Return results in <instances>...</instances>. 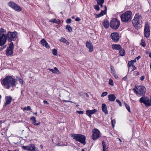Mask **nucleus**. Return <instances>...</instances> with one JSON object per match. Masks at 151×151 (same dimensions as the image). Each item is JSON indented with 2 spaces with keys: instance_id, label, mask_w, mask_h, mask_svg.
<instances>
[{
  "instance_id": "nucleus-1",
  "label": "nucleus",
  "mask_w": 151,
  "mask_h": 151,
  "mask_svg": "<svg viewBox=\"0 0 151 151\" xmlns=\"http://www.w3.org/2000/svg\"><path fill=\"white\" fill-rule=\"evenodd\" d=\"M1 82L4 88L7 89L11 86L14 87L16 85L15 79L10 76H7L4 79H1Z\"/></svg>"
},
{
  "instance_id": "nucleus-2",
  "label": "nucleus",
  "mask_w": 151,
  "mask_h": 151,
  "mask_svg": "<svg viewBox=\"0 0 151 151\" xmlns=\"http://www.w3.org/2000/svg\"><path fill=\"white\" fill-rule=\"evenodd\" d=\"M142 18L141 14H136L132 20V23L135 28L137 29H139L142 24Z\"/></svg>"
},
{
  "instance_id": "nucleus-3",
  "label": "nucleus",
  "mask_w": 151,
  "mask_h": 151,
  "mask_svg": "<svg viewBox=\"0 0 151 151\" xmlns=\"http://www.w3.org/2000/svg\"><path fill=\"white\" fill-rule=\"evenodd\" d=\"M8 39L6 31L3 28L0 29V46L4 45Z\"/></svg>"
},
{
  "instance_id": "nucleus-4",
  "label": "nucleus",
  "mask_w": 151,
  "mask_h": 151,
  "mask_svg": "<svg viewBox=\"0 0 151 151\" xmlns=\"http://www.w3.org/2000/svg\"><path fill=\"white\" fill-rule=\"evenodd\" d=\"M133 90L136 95L140 97L145 96L146 89L144 86H137L136 88H134Z\"/></svg>"
},
{
  "instance_id": "nucleus-5",
  "label": "nucleus",
  "mask_w": 151,
  "mask_h": 151,
  "mask_svg": "<svg viewBox=\"0 0 151 151\" xmlns=\"http://www.w3.org/2000/svg\"><path fill=\"white\" fill-rule=\"evenodd\" d=\"M71 137L75 139L84 145L86 143V137L83 135L81 134H73L71 135Z\"/></svg>"
},
{
  "instance_id": "nucleus-6",
  "label": "nucleus",
  "mask_w": 151,
  "mask_h": 151,
  "mask_svg": "<svg viewBox=\"0 0 151 151\" xmlns=\"http://www.w3.org/2000/svg\"><path fill=\"white\" fill-rule=\"evenodd\" d=\"M132 12L130 11H128L122 14L120 17L121 21L124 22H127L131 20Z\"/></svg>"
},
{
  "instance_id": "nucleus-7",
  "label": "nucleus",
  "mask_w": 151,
  "mask_h": 151,
  "mask_svg": "<svg viewBox=\"0 0 151 151\" xmlns=\"http://www.w3.org/2000/svg\"><path fill=\"white\" fill-rule=\"evenodd\" d=\"M120 24L119 20L116 18H113L110 22V25L112 29H116L119 27Z\"/></svg>"
},
{
  "instance_id": "nucleus-8",
  "label": "nucleus",
  "mask_w": 151,
  "mask_h": 151,
  "mask_svg": "<svg viewBox=\"0 0 151 151\" xmlns=\"http://www.w3.org/2000/svg\"><path fill=\"white\" fill-rule=\"evenodd\" d=\"M6 34L8 40L10 42L16 40L18 37V33L16 31L12 32L8 31L7 32Z\"/></svg>"
},
{
  "instance_id": "nucleus-9",
  "label": "nucleus",
  "mask_w": 151,
  "mask_h": 151,
  "mask_svg": "<svg viewBox=\"0 0 151 151\" xmlns=\"http://www.w3.org/2000/svg\"><path fill=\"white\" fill-rule=\"evenodd\" d=\"M141 103H143L146 106H151V96L150 99L145 96L141 97L139 100Z\"/></svg>"
},
{
  "instance_id": "nucleus-10",
  "label": "nucleus",
  "mask_w": 151,
  "mask_h": 151,
  "mask_svg": "<svg viewBox=\"0 0 151 151\" xmlns=\"http://www.w3.org/2000/svg\"><path fill=\"white\" fill-rule=\"evenodd\" d=\"M7 4L9 6L17 11L20 12L22 10V8L19 5L12 1H10Z\"/></svg>"
},
{
  "instance_id": "nucleus-11",
  "label": "nucleus",
  "mask_w": 151,
  "mask_h": 151,
  "mask_svg": "<svg viewBox=\"0 0 151 151\" xmlns=\"http://www.w3.org/2000/svg\"><path fill=\"white\" fill-rule=\"evenodd\" d=\"M14 45L13 42H11L6 50V55L7 56L12 55L13 53Z\"/></svg>"
},
{
  "instance_id": "nucleus-12",
  "label": "nucleus",
  "mask_w": 151,
  "mask_h": 151,
  "mask_svg": "<svg viewBox=\"0 0 151 151\" xmlns=\"http://www.w3.org/2000/svg\"><path fill=\"white\" fill-rule=\"evenodd\" d=\"M92 138L93 140L97 139L101 137L100 132L97 129H93L92 131Z\"/></svg>"
},
{
  "instance_id": "nucleus-13",
  "label": "nucleus",
  "mask_w": 151,
  "mask_h": 151,
  "mask_svg": "<svg viewBox=\"0 0 151 151\" xmlns=\"http://www.w3.org/2000/svg\"><path fill=\"white\" fill-rule=\"evenodd\" d=\"M144 34L145 37H148L150 35V29L149 24L147 22H145L144 26Z\"/></svg>"
},
{
  "instance_id": "nucleus-14",
  "label": "nucleus",
  "mask_w": 151,
  "mask_h": 151,
  "mask_svg": "<svg viewBox=\"0 0 151 151\" xmlns=\"http://www.w3.org/2000/svg\"><path fill=\"white\" fill-rule=\"evenodd\" d=\"M111 37L115 42H117L119 39V35L117 32H113L111 34Z\"/></svg>"
},
{
  "instance_id": "nucleus-15",
  "label": "nucleus",
  "mask_w": 151,
  "mask_h": 151,
  "mask_svg": "<svg viewBox=\"0 0 151 151\" xmlns=\"http://www.w3.org/2000/svg\"><path fill=\"white\" fill-rule=\"evenodd\" d=\"M5 99L6 102L4 105V108L6 107L7 105L11 103L12 98L10 96H6L5 98Z\"/></svg>"
},
{
  "instance_id": "nucleus-16",
  "label": "nucleus",
  "mask_w": 151,
  "mask_h": 151,
  "mask_svg": "<svg viewBox=\"0 0 151 151\" xmlns=\"http://www.w3.org/2000/svg\"><path fill=\"white\" fill-rule=\"evenodd\" d=\"M86 46L88 49V51L91 52L93 50V47L92 43L90 41H87L86 42Z\"/></svg>"
},
{
  "instance_id": "nucleus-17",
  "label": "nucleus",
  "mask_w": 151,
  "mask_h": 151,
  "mask_svg": "<svg viewBox=\"0 0 151 151\" xmlns=\"http://www.w3.org/2000/svg\"><path fill=\"white\" fill-rule=\"evenodd\" d=\"M96 111L95 109L92 110H87L86 111V114L89 117H91V115L94 114Z\"/></svg>"
},
{
  "instance_id": "nucleus-18",
  "label": "nucleus",
  "mask_w": 151,
  "mask_h": 151,
  "mask_svg": "<svg viewBox=\"0 0 151 151\" xmlns=\"http://www.w3.org/2000/svg\"><path fill=\"white\" fill-rule=\"evenodd\" d=\"M40 42L42 45L43 46L47 48H50V46L48 45L47 42L44 39H42L41 40Z\"/></svg>"
},
{
  "instance_id": "nucleus-19",
  "label": "nucleus",
  "mask_w": 151,
  "mask_h": 151,
  "mask_svg": "<svg viewBox=\"0 0 151 151\" xmlns=\"http://www.w3.org/2000/svg\"><path fill=\"white\" fill-rule=\"evenodd\" d=\"M29 150L30 151H39L38 148L35 147L33 144H30L29 145Z\"/></svg>"
},
{
  "instance_id": "nucleus-20",
  "label": "nucleus",
  "mask_w": 151,
  "mask_h": 151,
  "mask_svg": "<svg viewBox=\"0 0 151 151\" xmlns=\"http://www.w3.org/2000/svg\"><path fill=\"white\" fill-rule=\"evenodd\" d=\"M109 100L110 101H114L116 98V97L114 94H111L109 95L108 96Z\"/></svg>"
},
{
  "instance_id": "nucleus-21",
  "label": "nucleus",
  "mask_w": 151,
  "mask_h": 151,
  "mask_svg": "<svg viewBox=\"0 0 151 151\" xmlns=\"http://www.w3.org/2000/svg\"><path fill=\"white\" fill-rule=\"evenodd\" d=\"M112 48L114 50H119L122 48L120 45L118 44H113L112 45Z\"/></svg>"
},
{
  "instance_id": "nucleus-22",
  "label": "nucleus",
  "mask_w": 151,
  "mask_h": 151,
  "mask_svg": "<svg viewBox=\"0 0 151 151\" xmlns=\"http://www.w3.org/2000/svg\"><path fill=\"white\" fill-rule=\"evenodd\" d=\"M102 111L105 113V114H108V112L107 109V106L105 104H102Z\"/></svg>"
},
{
  "instance_id": "nucleus-23",
  "label": "nucleus",
  "mask_w": 151,
  "mask_h": 151,
  "mask_svg": "<svg viewBox=\"0 0 151 151\" xmlns=\"http://www.w3.org/2000/svg\"><path fill=\"white\" fill-rule=\"evenodd\" d=\"M135 61L136 60H132L130 61H129L128 63V71L130 70L131 66H134V63L135 62Z\"/></svg>"
},
{
  "instance_id": "nucleus-24",
  "label": "nucleus",
  "mask_w": 151,
  "mask_h": 151,
  "mask_svg": "<svg viewBox=\"0 0 151 151\" xmlns=\"http://www.w3.org/2000/svg\"><path fill=\"white\" fill-rule=\"evenodd\" d=\"M59 41L62 42L63 43L66 44L67 45H69V42L67 40L63 37H61V38L59 40Z\"/></svg>"
},
{
  "instance_id": "nucleus-25",
  "label": "nucleus",
  "mask_w": 151,
  "mask_h": 151,
  "mask_svg": "<svg viewBox=\"0 0 151 151\" xmlns=\"http://www.w3.org/2000/svg\"><path fill=\"white\" fill-rule=\"evenodd\" d=\"M103 148V151H107L108 148L106 145L105 142L103 141L102 142Z\"/></svg>"
},
{
  "instance_id": "nucleus-26",
  "label": "nucleus",
  "mask_w": 151,
  "mask_h": 151,
  "mask_svg": "<svg viewBox=\"0 0 151 151\" xmlns=\"http://www.w3.org/2000/svg\"><path fill=\"white\" fill-rule=\"evenodd\" d=\"M119 54L121 56H123L125 55V50L123 49H122V48H121V49L119 50Z\"/></svg>"
},
{
  "instance_id": "nucleus-27",
  "label": "nucleus",
  "mask_w": 151,
  "mask_h": 151,
  "mask_svg": "<svg viewBox=\"0 0 151 151\" xmlns=\"http://www.w3.org/2000/svg\"><path fill=\"white\" fill-rule=\"evenodd\" d=\"M103 25L105 28H107L109 26V22L107 20H105L103 23Z\"/></svg>"
},
{
  "instance_id": "nucleus-28",
  "label": "nucleus",
  "mask_w": 151,
  "mask_h": 151,
  "mask_svg": "<svg viewBox=\"0 0 151 151\" xmlns=\"http://www.w3.org/2000/svg\"><path fill=\"white\" fill-rule=\"evenodd\" d=\"M48 70L52 72L53 73H57L59 71L58 69L56 67L54 68V69L49 68Z\"/></svg>"
},
{
  "instance_id": "nucleus-29",
  "label": "nucleus",
  "mask_w": 151,
  "mask_h": 151,
  "mask_svg": "<svg viewBox=\"0 0 151 151\" xmlns=\"http://www.w3.org/2000/svg\"><path fill=\"white\" fill-rule=\"evenodd\" d=\"M105 7V9L104 10H102L101 12H100V13L102 15V16H103L104 14H106V10H107V7L106 6H104Z\"/></svg>"
},
{
  "instance_id": "nucleus-30",
  "label": "nucleus",
  "mask_w": 151,
  "mask_h": 151,
  "mask_svg": "<svg viewBox=\"0 0 151 151\" xmlns=\"http://www.w3.org/2000/svg\"><path fill=\"white\" fill-rule=\"evenodd\" d=\"M111 73L112 74L116 73L114 68L111 65Z\"/></svg>"
},
{
  "instance_id": "nucleus-31",
  "label": "nucleus",
  "mask_w": 151,
  "mask_h": 151,
  "mask_svg": "<svg viewBox=\"0 0 151 151\" xmlns=\"http://www.w3.org/2000/svg\"><path fill=\"white\" fill-rule=\"evenodd\" d=\"M66 29H67L69 32H71L72 31V29L70 26L69 25H67L66 26Z\"/></svg>"
},
{
  "instance_id": "nucleus-32",
  "label": "nucleus",
  "mask_w": 151,
  "mask_h": 151,
  "mask_svg": "<svg viewBox=\"0 0 151 151\" xmlns=\"http://www.w3.org/2000/svg\"><path fill=\"white\" fill-rule=\"evenodd\" d=\"M124 104H125V105L127 109V110L129 112H130L131 111L130 110V108L129 106L125 102H124Z\"/></svg>"
},
{
  "instance_id": "nucleus-33",
  "label": "nucleus",
  "mask_w": 151,
  "mask_h": 151,
  "mask_svg": "<svg viewBox=\"0 0 151 151\" xmlns=\"http://www.w3.org/2000/svg\"><path fill=\"white\" fill-rule=\"evenodd\" d=\"M53 54L54 55H56L57 54V50L55 49H54L52 50Z\"/></svg>"
},
{
  "instance_id": "nucleus-34",
  "label": "nucleus",
  "mask_w": 151,
  "mask_h": 151,
  "mask_svg": "<svg viewBox=\"0 0 151 151\" xmlns=\"http://www.w3.org/2000/svg\"><path fill=\"white\" fill-rule=\"evenodd\" d=\"M30 119L32 121V122L35 123L37 122L36 119L35 117L32 116L30 118Z\"/></svg>"
},
{
  "instance_id": "nucleus-35",
  "label": "nucleus",
  "mask_w": 151,
  "mask_h": 151,
  "mask_svg": "<svg viewBox=\"0 0 151 151\" xmlns=\"http://www.w3.org/2000/svg\"><path fill=\"white\" fill-rule=\"evenodd\" d=\"M109 84L111 86H113L114 84L113 80L111 79H110L109 81Z\"/></svg>"
},
{
  "instance_id": "nucleus-36",
  "label": "nucleus",
  "mask_w": 151,
  "mask_h": 151,
  "mask_svg": "<svg viewBox=\"0 0 151 151\" xmlns=\"http://www.w3.org/2000/svg\"><path fill=\"white\" fill-rule=\"evenodd\" d=\"M17 80L19 81V83L21 85H23V81L22 79L20 78H18Z\"/></svg>"
},
{
  "instance_id": "nucleus-37",
  "label": "nucleus",
  "mask_w": 151,
  "mask_h": 151,
  "mask_svg": "<svg viewBox=\"0 0 151 151\" xmlns=\"http://www.w3.org/2000/svg\"><path fill=\"white\" fill-rule=\"evenodd\" d=\"M141 44L142 46L143 47H145L146 46L145 42L143 39L141 40Z\"/></svg>"
},
{
  "instance_id": "nucleus-38",
  "label": "nucleus",
  "mask_w": 151,
  "mask_h": 151,
  "mask_svg": "<svg viewBox=\"0 0 151 151\" xmlns=\"http://www.w3.org/2000/svg\"><path fill=\"white\" fill-rule=\"evenodd\" d=\"M24 110L27 111H30L31 110V107L29 106H28L27 107H25L24 108Z\"/></svg>"
},
{
  "instance_id": "nucleus-39",
  "label": "nucleus",
  "mask_w": 151,
  "mask_h": 151,
  "mask_svg": "<svg viewBox=\"0 0 151 151\" xmlns=\"http://www.w3.org/2000/svg\"><path fill=\"white\" fill-rule=\"evenodd\" d=\"M111 122L112 125L113 127V128L114 126V125L116 123V120L115 119L111 120Z\"/></svg>"
},
{
  "instance_id": "nucleus-40",
  "label": "nucleus",
  "mask_w": 151,
  "mask_h": 151,
  "mask_svg": "<svg viewBox=\"0 0 151 151\" xmlns=\"http://www.w3.org/2000/svg\"><path fill=\"white\" fill-rule=\"evenodd\" d=\"M108 94V93L107 92H104L102 93V94L101 95V97H103L104 96L107 95Z\"/></svg>"
},
{
  "instance_id": "nucleus-41",
  "label": "nucleus",
  "mask_w": 151,
  "mask_h": 151,
  "mask_svg": "<svg viewBox=\"0 0 151 151\" xmlns=\"http://www.w3.org/2000/svg\"><path fill=\"white\" fill-rule=\"evenodd\" d=\"M97 4H99L100 3H104V0H96Z\"/></svg>"
},
{
  "instance_id": "nucleus-42",
  "label": "nucleus",
  "mask_w": 151,
  "mask_h": 151,
  "mask_svg": "<svg viewBox=\"0 0 151 151\" xmlns=\"http://www.w3.org/2000/svg\"><path fill=\"white\" fill-rule=\"evenodd\" d=\"M94 15H95V17L96 18H98L102 16V15L101 14H100V13L98 14L95 13Z\"/></svg>"
},
{
  "instance_id": "nucleus-43",
  "label": "nucleus",
  "mask_w": 151,
  "mask_h": 151,
  "mask_svg": "<svg viewBox=\"0 0 151 151\" xmlns=\"http://www.w3.org/2000/svg\"><path fill=\"white\" fill-rule=\"evenodd\" d=\"M22 148L24 149L25 150H29V145L27 146H23Z\"/></svg>"
},
{
  "instance_id": "nucleus-44",
  "label": "nucleus",
  "mask_w": 151,
  "mask_h": 151,
  "mask_svg": "<svg viewBox=\"0 0 151 151\" xmlns=\"http://www.w3.org/2000/svg\"><path fill=\"white\" fill-rule=\"evenodd\" d=\"M94 8L96 10H97V11H99L100 10V8L98 5H95L94 6Z\"/></svg>"
},
{
  "instance_id": "nucleus-45",
  "label": "nucleus",
  "mask_w": 151,
  "mask_h": 151,
  "mask_svg": "<svg viewBox=\"0 0 151 151\" xmlns=\"http://www.w3.org/2000/svg\"><path fill=\"white\" fill-rule=\"evenodd\" d=\"M116 101L119 104L120 106H122V104L120 100L117 99L116 100Z\"/></svg>"
},
{
  "instance_id": "nucleus-46",
  "label": "nucleus",
  "mask_w": 151,
  "mask_h": 151,
  "mask_svg": "<svg viewBox=\"0 0 151 151\" xmlns=\"http://www.w3.org/2000/svg\"><path fill=\"white\" fill-rule=\"evenodd\" d=\"M71 20L70 19H67L66 20V22L67 23H70L71 22Z\"/></svg>"
},
{
  "instance_id": "nucleus-47",
  "label": "nucleus",
  "mask_w": 151,
  "mask_h": 151,
  "mask_svg": "<svg viewBox=\"0 0 151 151\" xmlns=\"http://www.w3.org/2000/svg\"><path fill=\"white\" fill-rule=\"evenodd\" d=\"M132 67V68H130L131 69V71H133L134 70H135L137 68L135 66H134V65Z\"/></svg>"
},
{
  "instance_id": "nucleus-48",
  "label": "nucleus",
  "mask_w": 151,
  "mask_h": 151,
  "mask_svg": "<svg viewBox=\"0 0 151 151\" xmlns=\"http://www.w3.org/2000/svg\"><path fill=\"white\" fill-rule=\"evenodd\" d=\"M112 75L114 76V77L116 79H117L118 78V76L116 74V73H114V74H112Z\"/></svg>"
},
{
  "instance_id": "nucleus-49",
  "label": "nucleus",
  "mask_w": 151,
  "mask_h": 151,
  "mask_svg": "<svg viewBox=\"0 0 151 151\" xmlns=\"http://www.w3.org/2000/svg\"><path fill=\"white\" fill-rule=\"evenodd\" d=\"M6 47V45L3 46V47H1L0 48V50H2L4 49Z\"/></svg>"
},
{
  "instance_id": "nucleus-50",
  "label": "nucleus",
  "mask_w": 151,
  "mask_h": 151,
  "mask_svg": "<svg viewBox=\"0 0 151 151\" xmlns=\"http://www.w3.org/2000/svg\"><path fill=\"white\" fill-rule=\"evenodd\" d=\"M55 19H49L48 21L50 22L54 23L55 22Z\"/></svg>"
},
{
  "instance_id": "nucleus-51",
  "label": "nucleus",
  "mask_w": 151,
  "mask_h": 151,
  "mask_svg": "<svg viewBox=\"0 0 151 151\" xmlns=\"http://www.w3.org/2000/svg\"><path fill=\"white\" fill-rule=\"evenodd\" d=\"M76 112L78 113L79 114H82L83 113V112L82 111H76Z\"/></svg>"
},
{
  "instance_id": "nucleus-52",
  "label": "nucleus",
  "mask_w": 151,
  "mask_h": 151,
  "mask_svg": "<svg viewBox=\"0 0 151 151\" xmlns=\"http://www.w3.org/2000/svg\"><path fill=\"white\" fill-rule=\"evenodd\" d=\"M81 19L79 17H77L76 19H75V20L76 21H81Z\"/></svg>"
},
{
  "instance_id": "nucleus-53",
  "label": "nucleus",
  "mask_w": 151,
  "mask_h": 151,
  "mask_svg": "<svg viewBox=\"0 0 151 151\" xmlns=\"http://www.w3.org/2000/svg\"><path fill=\"white\" fill-rule=\"evenodd\" d=\"M54 23H55L56 24H58L59 23V20H56L55 19V22Z\"/></svg>"
},
{
  "instance_id": "nucleus-54",
  "label": "nucleus",
  "mask_w": 151,
  "mask_h": 151,
  "mask_svg": "<svg viewBox=\"0 0 151 151\" xmlns=\"http://www.w3.org/2000/svg\"><path fill=\"white\" fill-rule=\"evenodd\" d=\"M144 79H145V77L144 76H142L140 78V79L142 81L143 80H144Z\"/></svg>"
},
{
  "instance_id": "nucleus-55",
  "label": "nucleus",
  "mask_w": 151,
  "mask_h": 151,
  "mask_svg": "<svg viewBox=\"0 0 151 151\" xmlns=\"http://www.w3.org/2000/svg\"><path fill=\"white\" fill-rule=\"evenodd\" d=\"M127 78V76H126L123 77L122 78V80L125 81L126 80Z\"/></svg>"
},
{
  "instance_id": "nucleus-56",
  "label": "nucleus",
  "mask_w": 151,
  "mask_h": 151,
  "mask_svg": "<svg viewBox=\"0 0 151 151\" xmlns=\"http://www.w3.org/2000/svg\"><path fill=\"white\" fill-rule=\"evenodd\" d=\"M40 124V122H38L37 123H34V125H35V126H37L39 125Z\"/></svg>"
},
{
  "instance_id": "nucleus-57",
  "label": "nucleus",
  "mask_w": 151,
  "mask_h": 151,
  "mask_svg": "<svg viewBox=\"0 0 151 151\" xmlns=\"http://www.w3.org/2000/svg\"><path fill=\"white\" fill-rule=\"evenodd\" d=\"M43 103H44V104H47V105H48L49 104V103L47 101H45V100H44V101H43Z\"/></svg>"
},
{
  "instance_id": "nucleus-58",
  "label": "nucleus",
  "mask_w": 151,
  "mask_h": 151,
  "mask_svg": "<svg viewBox=\"0 0 151 151\" xmlns=\"http://www.w3.org/2000/svg\"><path fill=\"white\" fill-rule=\"evenodd\" d=\"M103 3H100L99 4H98V5H100L101 7H103Z\"/></svg>"
},
{
  "instance_id": "nucleus-59",
  "label": "nucleus",
  "mask_w": 151,
  "mask_h": 151,
  "mask_svg": "<svg viewBox=\"0 0 151 151\" xmlns=\"http://www.w3.org/2000/svg\"><path fill=\"white\" fill-rule=\"evenodd\" d=\"M63 101L64 102H71L72 103V102L70 101H67V100H63Z\"/></svg>"
},
{
  "instance_id": "nucleus-60",
  "label": "nucleus",
  "mask_w": 151,
  "mask_h": 151,
  "mask_svg": "<svg viewBox=\"0 0 151 151\" xmlns=\"http://www.w3.org/2000/svg\"><path fill=\"white\" fill-rule=\"evenodd\" d=\"M84 94H85L86 95V97L88 98L89 97V96L87 94V93H84Z\"/></svg>"
},
{
  "instance_id": "nucleus-61",
  "label": "nucleus",
  "mask_w": 151,
  "mask_h": 151,
  "mask_svg": "<svg viewBox=\"0 0 151 151\" xmlns=\"http://www.w3.org/2000/svg\"><path fill=\"white\" fill-rule=\"evenodd\" d=\"M140 58V56H139L137 57V60L139 59Z\"/></svg>"
},
{
  "instance_id": "nucleus-62",
  "label": "nucleus",
  "mask_w": 151,
  "mask_h": 151,
  "mask_svg": "<svg viewBox=\"0 0 151 151\" xmlns=\"http://www.w3.org/2000/svg\"><path fill=\"white\" fill-rule=\"evenodd\" d=\"M136 75H138L139 74V73L138 72H136Z\"/></svg>"
},
{
  "instance_id": "nucleus-63",
  "label": "nucleus",
  "mask_w": 151,
  "mask_h": 151,
  "mask_svg": "<svg viewBox=\"0 0 151 151\" xmlns=\"http://www.w3.org/2000/svg\"><path fill=\"white\" fill-rule=\"evenodd\" d=\"M149 57L151 58V53H150L149 54Z\"/></svg>"
},
{
  "instance_id": "nucleus-64",
  "label": "nucleus",
  "mask_w": 151,
  "mask_h": 151,
  "mask_svg": "<svg viewBox=\"0 0 151 151\" xmlns=\"http://www.w3.org/2000/svg\"><path fill=\"white\" fill-rule=\"evenodd\" d=\"M71 18L73 19H74L75 18V16H73Z\"/></svg>"
}]
</instances>
